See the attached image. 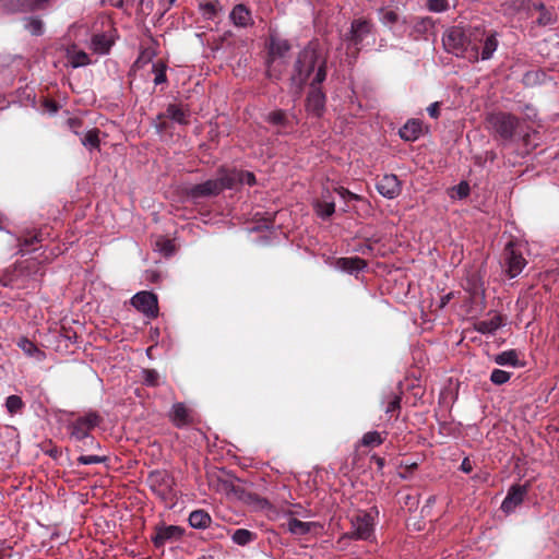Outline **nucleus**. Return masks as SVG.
Instances as JSON below:
<instances>
[{"label":"nucleus","mask_w":559,"mask_h":559,"mask_svg":"<svg viewBox=\"0 0 559 559\" xmlns=\"http://www.w3.org/2000/svg\"><path fill=\"white\" fill-rule=\"evenodd\" d=\"M316 71L311 85L321 84L326 78L325 60L321 59L319 52L311 45L305 47L295 62L292 81L301 88L310 75Z\"/></svg>","instance_id":"nucleus-1"},{"label":"nucleus","mask_w":559,"mask_h":559,"mask_svg":"<svg viewBox=\"0 0 559 559\" xmlns=\"http://www.w3.org/2000/svg\"><path fill=\"white\" fill-rule=\"evenodd\" d=\"M472 33L467 34L461 26H453L449 28L442 38L443 46L447 51L455 55L456 57H466L471 50V57L474 60L478 59V48L471 41Z\"/></svg>","instance_id":"nucleus-2"},{"label":"nucleus","mask_w":559,"mask_h":559,"mask_svg":"<svg viewBox=\"0 0 559 559\" xmlns=\"http://www.w3.org/2000/svg\"><path fill=\"white\" fill-rule=\"evenodd\" d=\"M230 179L226 176V168L218 170V177L209 179L202 183L193 185L186 191L187 195L197 201L203 198L216 197L226 189H230Z\"/></svg>","instance_id":"nucleus-3"},{"label":"nucleus","mask_w":559,"mask_h":559,"mask_svg":"<svg viewBox=\"0 0 559 559\" xmlns=\"http://www.w3.org/2000/svg\"><path fill=\"white\" fill-rule=\"evenodd\" d=\"M290 50L288 40L275 36H271L266 59V75L271 79L278 80L283 68L280 67L277 60L284 58Z\"/></svg>","instance_id":"nucleus-4"},{"label":"nucleus","mask_w":559,"mask_h":559,"mask_svg":"<svg viewBox=\"0 0 559 559\" xmlns=\"http://www.w3.org/2000/svg\"><path fill=\"white\" fill-rule=\"evenodd\" d=\"M102 423V417L96 412H88L83 416L75 418L67 425V430L69 432V437L74 442H79L82 439L88 438L91 436L92 430L99 426Z\"/></svg>","instance_id":"nucleus-5"},{"label":"nucleus","mask_w":559,"mask_h":559,"mask_svg":"<svg viewBox=\"0 0 559 559\" xmlns=\"http://www.w3.org/2000/svg\"><path fill=\"white\" fill-rule=\"evenodd\" d=\"M492 130L504 141H510L520 123L516 116L508 112L490 114L487 118Z\"/></svg>","instance_id":"nucleus-6"},{"label":"nucleus","mask_w":559,"mask_h":559,"mask_svg":"<svg viewBox=\"0 0 559 559\" xmlns=\"http://www.w3.org/2000/svg\"><path fill=\"white\" fill-rule=\"evenodd\" d=\"M527 262L523 257L522 247L516 243L509 242L503 251V265L507 274L511 278H514L521 274Z\"/></svg>","instance_id":"nucleus-7"},{"label":"nucleus","mask_w":559,"mask_h":559,"mask_svg":"<svg viewBox=\"0 0 559 559\" xmlns=\"http://www.w3.org/2000/svg\"><path fill=\"white\" fill-rule=\"evenodd\" d=\"M152 491L163 500L173 496L174 478L166 471H153L146 479Z\"/></svg>","instance_id":"nucleus-8"},{"label":"nucleus","mask_w":559,"mask_h":559,"mask_svg":"<svg viewBox=\"0 0 559 559\" xmlns=\"http://www.w3.org/2000/svg\"><path fill=\"white\" fill-rule=\"evenodd\" d=\"M374 519L371 513L360 512L352 519V532L348 537L357 540H369L373 536Z\"/></svg>","instance_id":"nucleus-9"},{"label":"nucleus","mask_w":559,"mask_h":559,"mask_svg":"<svg viewBox=\"0 0 559 559\" xmlns=\"http://www.w3.org/2000/svg\"><path fill=\"white\" fill-rule=\"evenodd\" d=\"M132 306L148 318H156L158 314V301L155 294L151 292H139L131 298Z\"/></svg>","instance_id":"nucleus-10"},{"label":"nucleus","mask_w":559,"mask_h":559,"mask_svg":"<svg viewBox=\"0 0 559 559\" xmlns=\"http://www.w3.org/2000/svg\"><path fill=\"white\" fill-rule=\"evenodd\" d=\"M282 527L292 535L298 537L308 534L318 535L323 528L322 524L319 522H304L292 515H289L286 523L282 524Z\"/></svg>","instance_id":"nucleus-11"},{"label":"nucleus","mask_w":559,"mask_h":559,"mask_svg":"<svg viewBox=\"0 0 559 559\" xmlns=\"http://www.w3.org/2000/svg\"><path fill=\"white\" fill-rule=\"evenodd\" d=\"M528 489V484L512 485L509 488L507 496L501 503V510L507 514L514 512L515 509L524 501V498L526 497Z\"/></svg>","instance_id":"nucleus-12"},{"label":"nucleus","mask_w":559,"mask_h":559,"mask_svg":"<svg viewBox=\"0 0 559 559\" xmlns=\"http://www.w3.org/2000/svg\"><path fill=\"white\" fill-rule=\"evenodd\" d=\"M185 534V530L177 525H160L155 527V534L152 542L156 548L163 547L168 542L179 540Z\"/></svg>","instance_id":"nucleus-13"},{"label":"nucleus","mask_w":559,"mask_h":559,"mask_svg":"<svg viewBox=\"0 0 559 559\" xmlns=\"http://www.w3.org/2000/svg\"><path fill=\"white\" fill-rule=\"evenodd\" d=\"M378 192L386 199H395L402 191L401 182L397 176L390 174L384 175L377 182Z\"/></svg>","instance_id":"nucleus-14"},{"label":"nucleus","mask_w":559,"mask_h":559,"mask_svg":"<svg viewBox=\"0 0 559 559\" xmlns=\"http://www.w3.org/2000/svg\"><path fill=\"white\" fill-rule=\"evenodd\" d=\"M372 24L365 19L354 20L352 22L349 40L355 45H360L364 39L371 33Z\"/></svg>","instance_id":"nucleus-15"},{"label":"nucleus","mask_w":559,"mask_h":559,"mask_svg":"<svg viewBox=\"0 0 559 559\" xmlns=\"http://www.w3.org/2000/svg\"><path fill=\"white\" fill-rule=\"evenodd\" d=\"M325 108V95L320 88H312L306 99V109L309 114L321 117Z\"/></svg>","instance_id":"nucleus-16"},{"label":"nucleus","mask_w":559,"mask_h":559,"mask_svg":"<svg viewBox=\"0 0 559 559\" xmlns=\"http://www.w3.org/2000/svg\"><path fill=\"white\" fill-rule=\"evenodd\" d=\"M169 419L177 428L186 427L192 423L191 411L181 402L175 403L169 412Z\"/></svg>","instance_id":"nucleus-17"},{"label":"nucleus","mask_w":559,"mask_h":559,"mask_svg":"<svg viewBox=\"0 0 559 559\" xmlns=\"http://www.w3.org/2000/svg\"><path fill=\"white\" fill-rule=\"evenodd\" d=\"M401 393L389 392L383 396V411L386 415H389L390 419L393 418L394 420H396L399 418L401 412Z\"/></svg>","instance_id":"nucleus-18"},{"label":"nucleus","mask_w":559,"mask_h":559,"mask_svg":"<svg viewBox=\"0 0 559 559\" xmlns=\"http://www.w3.org/2000/svg\"><path fill=\"white\" fill-rule=\"evenodd\" d=\"M229 19L237 27H248L253 24L251 11L242 3L233 8Z\"/></svg>","instance_id":"nucleus-19"},{"label":"nucleus","mask_w":559,"mask_h":559,"mask_svg":"<svg viewBox=\"0 0 559 559\" xmlns=\"http://www.w3.org/2000/svg\"><path fill=\"white\" fill-rule=\"evenodd\" d=\"M66 58L68 63L74 69L85 67L91 63L90 56L84 50L79 49L76 45L67 47Z\"/></svg>","instance_id":"nucleus-20"},{"label":"nucleus","mask_w":559,"mask_h":559,"mask_svg":"<svg viewBox=\"0 0 559 559\" xmlns=\"http://www.w3.org/2000/svg\"><path fill=\"white\" fill-rule=\"evenodd\" d=\"M335 266L349 274L358 273L367 267V262L359 257L338 258Z\"/></svg>","instance_id":"nucleus-21"},{"label":"nucleus","mask_w":559,"mask_h":559,"mask_svg":"<svg viewBox=\"0 0 559 559\" xmlns=\"http://www.w3.org/2000/svg\"><path fill=\"white\" fill-rule=\"evenodd\" d=\"M190 111L187 108H182L176 104L168 105L166 112L158 115V119L168 118L179 124L189 123Z\"/></svg>","instance_id":"nucleus-22"},{"label":"nucleus","mask_w":559,"mask_h":559,"mask_svg":"<svg viewBox=\"0 0 559 559\" xmlns=\"http://www.w3.org/2000/svg\"><path fill=\"white\" fill-rule=\"evenodd\" d=\"M16 345L27 357L34 358L37 361L46 359V353L25 336L19 338Z\"/></svg>","instance_id":"nucleus-23"},{"label":"nucleus","mask_w":559,"mask_h":559,"mask_svg":"<svg viewBox=\"0 0 559 559\" xmlns=\"http://www.w3.org/2000/svg\"><path fill=\"white\" fill-rule=\"evenodd\" d=\"M423 132L421 122L417 119L408 120L399 131L400 136L404 141H416Z\"/></svg>","instance_id":"nucleus-24"},{"label":"nucleus","mask_w":559,"mask_h":559,"mask_svg":"<svg viewBox=\"0 0 559 559\" xmlns=\"http://www.w3.org/2000/svg\"><path fill=\"white\" fill-rule=\"evenodd\" d=\"M226 176L230 179V189L235 188L238 183L248 186L255 185V177L253 173L250 171L226 169Z\"/></svg>","instance_id":"nucleus-25"},{"label":"nucleus","mask_w":559,"mask_h":559,"mask_svg":"<svg viewBox=\"0 0 559 559\" xmlns=\"http://www.w3.org/2000/svg\"><path fill=\"white\" fill-rule=\"evenodd\" d=\"M502 324V316L496 313L489 319L476 322L474 329L481 334H493Z\"/></svg>","instance_id":"nucleus-26"},{"label":"nucleus","mask_w":559,"mask_h":559,"mask_svg":"<svg viewBox=\"0 0 559 559\" xmlns=\"http://www.w3.org/2000/svg\"><path fill=\"white\" fill-rule=\"evenodd\" d=\"M266 121L273 126L281 127L282 130H278V133H288L293 130L286 112L282 109L271 111L266 117Z\"/></svg>","instance_id":"nucleus-27"},{"label":"nucleus","mask_w":559,"mask_h":559,"mask_svg":"<svg viewBox=\"0 0 559 559\" xmlns=\"http://www.w3.org/2000/svg\"><path fill=\"white\" fill-rule=\"evenodd\" d=\"M386 437H388L386 431H381V432L376 431V430L368 431L362 435L361 439L359 440V442L357 444V448L358 447H364V448H368V449L377 448L385 441Z\"/></svg>","instance_id":"nucleus-28"},{"label":"nucleus","mask_w":559,"mask_h":559,"mask_svg":"<svg viewBox=\"0 0 559 559\" xmlns=\"http://www.w3.org/2000/svg\"><path fill=\"white\" fill-rule=\"evenodd\" d=\"M188 521L191 527L204 530L211 525L212 518L206 511L199 509L190 513Z\"/></svg>","instance_id":"nucleus-29"},{"label":"nucleus","mask_w":559,"mask_h":559,"mask_svg":"<svg viewBox=\"0 0 559 559\" xmlns=\"http://www.w3.org/2000/svg\"><path fill=\"white\" fill-rule=\"evenodd\" d=\"M112 46V40L106 34H96L91 39L90 48L98 55H107Z\"/></svg>","instance_id":"nucleus-30"},{"label":"nucleus","mask_w":559,"mask_h":559,"mask_svg":"<svg viewBox=\"0 0 559 559\" xmlns=\"http://www.w3.org/2000/svg\"><path fill=\"white\" fill-rule=\"evenodd\" d=\"M464 289L469 294L471 299L478 300L484 297V287L476 275H472L466 280Z\"/></svg>","instance_id":"nucleus-31"},{"label":"nucleus","mask_w":559,"mask_h":559,"mask_svg":"<svg viewBox=\"0 0 559 559\" xmlns=\"http://www.w3.org/2000/svg\"><path fill=\"white\" fill-rule=\"evenodd\" d=\"M498 45L499 43L497 39V33H489L484 40L483 50L480 52L481 60H489L490 58H492L495 51L498 48Z\"/></svg>","instance_id":"nucleus-32"},{"label":"nucleus","mask_w":559,"mask_h":559,"mask_svg":"<svg viewBox=\"0 0 559 559\" xmlns=\"http://www.w3.org/2000/svg\"><path fill=\"white\" fill-rule=\"evenodd\" d=\"M493 361L499 366H519V356L514 349L504 350L493 357Z\"/></svg>","instance_id":"nucleus-33"},{"label":"nucleus","mask_w":559,"mask_h":559,"mask_svg":"<svg viewBox=\"0 0 559 559\" xmlns=\"http://www.w3.org/2000/svg\"><path fill=\"white\" fill-rule=\"evenodd\" d=\"M255 538L257 534L246 528H238L231 535V540L239 546H246Z\"/></svg>","instance_id":"nucleus-34"},{"label":"nucleus","mask_w":559,"mask_h":559,"mask_svg":"<svg viewBox=\"0 0 559 559\" xmlns=\"http://www.w3.org/2000/svg\"><path fill=\"white\" fill-rule=\"evenodd\" d=\"M100 131L97 128H93L88 130L85 135L81 139L82 144L88 148L90 151L99 148L100 140H99Z\"/></svg>","instance_id":"nucleus-35"},{"label":"nucleus","mask_w":559,"mask_h":559,"mask_svg":"<svg viewBox=\"0 0 559 559\" xmlns=\"http://www.w3.org/2000/svg\"><path fill=\"white\" fill-rule=\"evenodd\" d=\"M25 404L19 395H10L5 400V408L11 415L21 413Z\"/></svg>","instance_id":"nucleus-36"},{"label":"nucleus","mask_w":559,"mask_h":559,"mask_svg":"<svg viewBox=\"0 0 559 559\" xmlns=\"http://www.w3.org/2000/svg\"><path fill=\"white\" fill-rule=\"evenodd\" d=\"M167 66L163 61H157L153 63L152 71L155 74L154 83L155 85L163 84L167 81L166 76Z\"/></svg>","instance_id":"nucleus-37"},{"label":"nucleus","mask_w":559,"mask_h":559,"mask_svg":"<svg viewBox=\"0 0 559 559\" xmlns=\"http://www.w3.org/2000/svg\"><path fill=\"white\" fill-rule=\"evenodd\" d=\"M142 379H143V383L146 386L155 388L160 384L159 373L155 369H143L142 370Z\"/></svg>","instance_id":"nucleus-38"},{"label":"nucleus","mask_w":559,"mask_h":559,"mask_svg":"<svg viewBox=\"0 0 559 559\" xmlns=\"http://www.w3.org/2000/svg\"><path fill=\"white\" fill-rule=\"evenodd\" d=\"M335 212V203L333 201H322L317 203V213L321 218H328Z\"/></svg>","instance_id":"nucleus-39"},{"label":"nucleus","mask_w":559,"mask_h":559,"mask_svg":"<svg viewBox=\"0 0 559 559\" xmlns=\"http://www.w3.org/2000/svg\"><path fill=\"white\" fill-rule=\"evenodd\" d=\"M1 8L7 13L23 12L22 0H0Z\"/></svg>","instance_id":"nucleus-40"},{"label":"nucleus","mask_w":559,"mask_h":559,"mask_svg":"<svg viewBox=\"0 0 559 559\" xmlns=\"http://www.w3.org/2000/svg\"><path fill=\"white\" fill-rule=\"evenodd\" d=\"M511 378V372L502 369H493L490 374V381L496 385H502L507 383Z\"/></svg>","instance_id":"nucleus-41"},{"label":"nucleus","mask_w":559,"mask_h":559,"mask_svg":"<svg viewBox=\"0 0 559 559\" xmlns=\"http://www.w3.org/2000/svg\"><path fill=\"white\" fill-rule=\"evenodd\" d=\"M25 28L32 34V35H41L44 29L43 21L38 17H29L27 19V22L25 24Z\"/></svg>","instance_id":"nucleus-42"},{"label":"nucleus","mask_w":559,"mask_h":559,"mask_svg":"<svg viewBox=\"0 0 559 559\" xmlns=\"http://www.w3.org/2000/svg\"><path fill=\"white\" fill-rule=\"evenodd\" d=\"M76 443H78V449L81 452L100 449L99 442L92 435L88 436V438H86V440L82 439L81 441H79Z\"/></svg>","instance_id":"nucleus-43"},{"label":"nucleus","mask_w":559,"mask_h":559,"mask_svg":"<svg viewBox=\"0 0 559 559\" xmlns=\"http://www.w3.org/2000/svg\"><path fill=\"white\" fill-rule=\"evenodd\" d=\"M399 20V15L395 11L393 10H384V9H381L380 10V21L386 25V26H392L394 25Z\"/></svg>","instance_id":"nucleus-44"},{"label":"nucleus","mask_w":559,"mask_h":559,"mask_svg":"<svg viewBox=\"0 0 559 559\" xmlns=\"http://www.w3.org/2000/svg\"><path fill=\"white\" fill-rule=\"evenodd\" d=\"M107 461V456L105 455H80L76 459L78 464L90 465V464H99L105 463Z\"/></svg>","instance_id":"nucleus-45"},{"label":"nucleus","mask_w":559,"mask_h":559,"mask_svg":"<svg viewBox=\"0 0 559 559\" xmlns=\"http://www.w3.org/2000/svg\"><path fill=\"white\" fill-rule=\"evenodd\" d=\"M469 194V186L467 182L462 181L452 188V198L464 199Z\"/></svg>","instance_id":"nucleus-46"},{"label":"nucleus","mask_w":559,"mask_h":559,"mask_svg":"<svg viewBox=\"0 0 559 559\" xmlns=\"http://www.w3.org/2000/svg\"><path fill=\"white\" fill-rule=\"evenodd\" d=\"M156 247L166 257L171 255L174 253V250H175V246H174L173 241L169 240V239H165V238H159L156 241Z\"/></svg>","instance_id":"nucleus-47"},{"label":"nucleus","mask_w":559,"mask_h":559,"mask_svg":"<svg viewBox=\"0 0 559 559\" xmlns=\"http://www.w3.org/2000/svg\"><path fill=\"white\" fill-rule=\"evenodd\" d=\"M449 7L448 0H428L427 8L431 12H444Z\"/></svg>","instance_id":"nucleus-48"},{"label":"nucleus","mask_w":559,"mask_h":559,"mask_svg":"<svg viewBox=\"0 0 559 559\" xmlns=\"http://www.w3.org/2000/svg\"><path fill=\"white\" fill-rule=\"evenodd\" d=\"M40 241V238L38 235H34L28 238H24L23 241L20 242V250L19 252L24 255L25 253L29 252V247H32L34 243H37Z\"/></svg>","instance_id":"nucleus-49"},{"label":"nucleus","mask_w":559,"mask_h":559,"mask_svg":"<svg viewBox=\"0 0 559 559\" xmlns=\"http://www.w3.org/2000/svg\"><path fill=\"white\" fill-rule=\"evenodd\" d=\"M334 191L345 201L347 200H354V201H360L361 197L349 191L348 189L344 187H336Z\"/></svg>","instance_id":"nucleus-50"},{"label":"nucleus","mask_w":559,"mask_h":559,"mask_svg":"<svg viewBox=\"0 0 559 559\" xmlns=\"http://www.w3.org/2000/svg\"><path fill=\"white\" fill-rule=\"evenodd\" d=\"M556 21V15L548 11L542 12L537 19V24L540 26H547Z\"/></svg>","instance_id":"nucleus-51"},{"label":"nucleus","mask_w":559,"mask_h":559,"mask_svg":"<svg viewBox=\"0 0 559 559\" xmlns=\"http://www.w3.org/2000/svg\"><path fill=\"white\" fill-rule=\"evenodd\" d=\"M202 10L205 15H207L209 17H212V16L216 15V13H217V2H213V1L206 2V3L202 4Z\"/></svg>","instance_id":"nucleus-52"},{"label":"nucleus","mask_w":559,"mask_h":559,"mask_svg":"<svg viewBox=\"0 0 559 559\" xmlns=\"http://www.w3.org/2000/svg\"><path fill=\"white\" fill-rule=\"evenodd\" d=\"M427 111L431 118L437 119L440 115V103L435 102V103L430 104L427 108Z\"/></svg>","instance_id":"nucleus-53"},{"label":"nucleus","mask_w":559,"mask_h":559,"mask_svg":"<svg viewBox=\"0 0 559 559\" xmlns=\"http://www.w3.org/2000/svg\"><path fill=\"white\" fill-rule=\"evenodd\" d=\"M460 469L466 474H469L473 471L472 461L468 457H464L461 463Z\"/></svg>","instance_id":"nucleus-54"},{"label":"nucleus","mask_w":559,"mask_h":559,"mask_svg":"<svg viewBox=\"0 0 559 559\" xmlns=\"http://www.w3.org/2000/svg\"><path fill=\"white\" fill-rule=\"evenodd\" d=\"M22 2H23V12L36 11L35 0H22Z\"/></svg>","instance_id":"nucleus-55"},{"label":"nucleus","mask_w":559,"mask_h":559,"mask_svg":"<svg viewBox=\"0 0 559 559\" xmlns=\"http://www.w3.org/2000/svg\"><path fill=\"white\" fill-rule=\"evenodd\" d=\"M371 461H373L377 464L379 469H382L384 467V465H385V460L383 457H381V456L376 455V454L371 456Z\"/></svg>","instance_id":"nucleus-56"},{"label":"nucleus","mask_w":559,"mask_h":559,"mask_svg":"<svg viewBox=\"0 0 559 559\" xmlns=\"http://www.w3.org/2000/svg\"><path fill=\"white\" fill-rule=\"evenodd\" d=\"M48 2L49 0H35L36 11L44 10L47 7Z\"/></svg>","instance_id":"nucleus-57"},{"label":"nucleus","mask_w":559,"mask_h":559,"mask_svg":"<svg viewBox=\"0 0 559 559\" xmlns=\"http://www.w3.org/2000/svg\"><path fill=\"white\" fill-rule=\"evenodd\" d=\"M451 296H452L451 294H448V295H445V296L441 299V307H444V306L449 302V300L451 299Z\"/></svg>","instance_id":"nucleus-58"},{"label":"nucleus","mask_w":559,"mask_h":559,"mask_svg":"<svg viewBox=\"0 0 559 559\" xmlns=\"http://www.w3.org/2000/svg\"><path fill=\"white\" fill-rule=\"evenodd\" d=\"M536 9L539 11V14H540L542 12L548 11V10H547V8H546V5H545L544 3H539V4H537V5H536Z\"/></svg>","instance_id":"nucleus-59"},{"label":"nucleus","mask_w":559,"mask_h":559,"mask_svg":"<svg viewBox=\"0 0 559 559\" xmlns=\"http://www.w3.org/2000/svg\"><path fill=\"white\" fill-rule=\"evenodd\" d=\"M157 128L162 131V130H164L166 127H165V123H164V122H160L159 124H157Z\"/></svg>","instance_id":"nucleus-60"},{"label":"nucleus","mask_w":559,"mask_h":559,"mask_svg":"<svg viewBox=\"0 0 559 559\" xmlns=\"http://www.w3.org/2000/svg\"><path fill=\"white\" fill-rule=\"evenodd\" d=\"M0 230H2V227L0 226Z\"/></svg>","instance_id":"nucleus-61"}]
</instances>
